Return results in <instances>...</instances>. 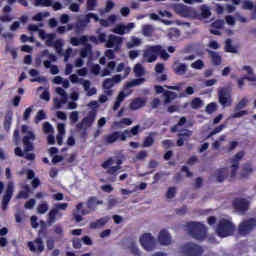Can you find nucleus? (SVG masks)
Masks as SVG:
<instances>
[{
  "instance_id": "nucleus-1",
  "label": "nucleus",
  "mask_w": 256,
  "mask_h": 256,
  "mask_svg": "<svg viewBox=\"0 0 256 256\" xmlns=\"http://www.w3.org/2000/svg\"><path fill=\"white\" fill-rule=\"evenodd\" d=\"M21 132L27 133V135L22 138L24 151L21 147H16L14 149V153L16 157H23L26 161H35V153H29L30 151H35V145L33 144V141L36 139L35 133H33V131H29V127L27 125H22Z\"/></svg>"
},
{
  "instance_id": "nucleus-2",
  "label": "nucleus",
  "mask_w": 256,
  "mask_h": 256,
  "mask_svg": "<svg viewBox=\"0 0 256 256\" xmlns=\"http://www.w3.org/2000/svg\"><path fill=\"white\" fill-rule=\"evenodd\" d=\"M186 229L190 237L196 241H205L207 239V227L201 222H188Z\"/></svg>"
},
{
  "instance_id": "nucleus-3",
  "label": "nucleus",
  "mask_w": 256,
  "mask_h": 256,
  "mask_svg": "<svg viewBox=\"0 0 256 256\" xmlns=\"http://www.w3.org/2000/svg\"><path fill=\"white\" fill-rule=\"evenodd\" d=\"M38 236L34 241H29L27 247L32 253H43L45 251V244L43 243V238L47 237V225L42 224L40 230L38 231Z\"/></svg>"
},
{
  "instance_id": "nucleus-4",
  "label": "nucleus",
  "mask_w": 256,
  "mask_h": 256,
  "mask_svg": "<svg viewBox=\"0 0 256 256\" xmlns=\"http://www.w3.org/2000/svg\"><path fill=\"white\" fill-rule=\"evenodd\" d=\"M113 163H115V160H113V158H108L101 164V167L103 169H107V175H112V177L108 178V181H110V183H115L117 181V175H119V171H121V165H123V160L118 159L116 161V166H111L113 165Z\"/></svg>"
},
{
  "instance_id": "nucleus-5",
  "label": "nucleus",
  "mask_w": 256,
  "mask_h": 256,
  "mask_svg": "<svg viewBox=\"0 0 256 256\" xmlns=\"http://www.w3.org/2000/svg\"><path fill=\"white\" fill-rule=\"evenodd\" d=\"M215 232L217 233L218 237H229L233 235V233H235V225L233 224V222L222 218L219 220Z\"/></svg>"
},
{
  "instance_id": "nucleus-6",
  "label": "nucleus",
  "mask_w": 256,
  "mask_h": 256,
  "mask_svg": "<svg viewBox=\"0 0 256 256\" xmlns=\"http://www.w3.org/2000/svg\"><path fill=\"white\" fill-rule=\"evenodd\" d=\"M98 205H103V200L97 199V196H92L86 202L87 209H83V202L78 203L76 209L81 215H89V213L97 210Z\"/></svg>"
},
{
  "instance_id": "nucleus-7",
  "label": "nucleus",
  "mask_w": 256,
  "mask_h": 256,
  "mask_svg": "<svg viewBox=\"0 0 256 256\" xmlns=\"http://www.w3.org/2000/svg\"><path fill=\"white\" fill-rule=\"evenodd\" d=\"M127 135L128 137H131V135H129V130H125L124 132L115 131L104 136V141L107 145H111L116 141H127Z\"/></svg>"
},
{
  "instance_id": "nucleus-8",
  "label": "nucleus",
  "mask_w": 256,
  "mask_h": 256,
  "mask_svg": "<svg viewBox=\"0 0 256 256\" xmlns=\"http://www.w3.org/2000/svg\"><path fill=\"white\" fill-rule=\"evenodd\" d=\"M174 11L177 15H180V17H197V11H195V8L185 6L184 4H176L174 6Z\"/></svg>"
},
{
  "instance_id": "nucleus-9",
  "label": "nucleus",
  "mask_w": 256,
  "mask_h": 256,
  "mask_svg": "<svg viewBox=\"0 0 256 256\" xmlns=\"http://www.w3.org/2000/svg\"><path fill=\"white\" fill-rule=\"evenodd\" d=\"M254 229H256L255 218H249L248 220H244L238 226L239 235H249V233H251V231H253Z\"/></svg>"
},
{
  "instance_id": "nucleus-10",
  "label": "nucleus",
  "mask_w": 256,
  "mask_h": 256,
  "mask_svg": "<svg viewBox=\"0 0 256 256\" xmlns=\"http://www.w3.org/2000/svg\"><path fill=\"white\" fill-rule=\"evenodd\" d=\"M218 101L222 107H231L233 100L231 99V92L227 88H222L218 91Z\"/></svg>"
},
{
  "instance_id": "nucleus-11",
  "label": "nucleus",
  "mask_w": 256,
  "mask_h": 256,
  "mask_svg": "<svg viewBox=\"0 0 256 256\" xmlns=\"http://www.w3.org/2000/svg\"><path fill=\"white\" fill-rule=\"evenodd\" d=\"M140 244L146 251L155 249V238L151 233H145L140 237Z\"/></svg>"
},
{
  "instance_id": "nucleus-12",
  "label": "nucleus",
  "mask_w": 256,
  "mask_h": 256,
  "mask_svg": "<svg viewBox=\"0 0 256 256\" xmlns=\"http://www.w3.org/2000/svg\"><path fill=\"white\" fill-rule=\"evenodd\" d=\"M185 255L188 256H201L203 255V247L195 243H187L183 246Z\"/></svg>"
},
{
  "instance_id": "nucleus-13",
  "label": "nucleus",
  "mask_w": 256,
  "mask_h": 256,
  "mask_svg": "<svg viewBox=\"0 0 256 256\" xmlns=\"http://www.w3.org/2000/svg\"><path fill=\"white\" fill-rule=\"evenodd\" d=\"M123 45V39L119 36L110 34L108 36V40L106 41V48L113 49L114 51H121V47Z\"/></svg>"
},
{
  "instance_id": "nucleus-14",
  "label": "nucleus",
  "mask_w": 256,
  "mask_h": 256,
  "mask_svg": "<svg viewBox=\"0 0 256 256\" xmlns=\"http://www.w3.org/2000/svg\"><path fill=\"white\" fill-rule=\"evenodd\" d=\"M13 191H15V185L13 182H8L6 192L2 198L3 211H6L7 207H9V203L13 199Z\"/></svg>"
},
{
  "instance_id": "nucleus-15",
  "label": "nucleus",
  "mask_w": 256,
  "mask_h": 256,
  "mask_svg": "<svg viewBox=\"0 0 256 256\" xmlns=\"http://www.w3.org/2000/svg\"><path fill=\"white\" fill-rule=\"evenodd\" d=\"M243 157H245V152L240 151V152H237L234 158L231 159V163H232L231 173H230L231 179H235V177L237 176V171H239V161H241Z\"/></svg>"
},
{
  "instance_id": "nucleus-16",
  "label": "nucleus",
  "mask_w": 256,
  "mask_h": 256,
  "mask_svg": "<svg viewBox=\"0 0 256 256\" xmlns=\"http://www.w3.org/2000/svg\"><path fill=\"white\" fill-rule=\"evenodd\" d=\"M232 207L237 213H245L249 211V201L243 198H236L232 202Z\"/></svg>"
},
{
  "instance_id": "nucleus-17",
  "label": "nucleus",
  "mask_w": 256,
  "mask_h": 256,
  "mask_svg": "<svg viewBox=\"0 0 256 256\" xmlns=\"http://www.w3.org/2000/svg\"><path fill=\"white\" fill-rule=\"evenodd\" d=\"M158 53L159 45L150 46L144 51L143 57L148 61V63H154V61H157Z\"/></svg>"
},
{
  "instance_id": "nucleus-18",
  "label": "nucleus",
  "mask_w": 256,
  "mask_h": 256,
  "mask_svg": "<svg viewBox=\"0 0 256 256\" xmlns=\"http://www.w3.org/2000/svg\"><path fill=\"white\" fill-rule=\"evenodd\" d=\"M243 71H247L249 76H244L238 79L239 89H243V87H245V81H252V82L256 81V76H255V73H253V68H251V66H244Z\"/></svg>"
},
{
  "instance_id": "nucleus-19",
  "label": "nucleus",
  "mask_w": 256,
  "mask_h": 256,
  "mask_svg": "<svg viewBox=\"0 0 256 256\" xmlns=\"http://www.w3.org/2000/svg\"><path fill=\"white\" fill-rule=\"evenodd\" d=\"M97 117V110L93 109L88 112L87 116L82 119V124H78V127H91L95 123Z\"/></svg>"
},
{
  "instance_id": "nucleus-20",
  "label": "nucleus",
  "mask_w": 256,
  "mask_h": 256,
  "mask_svg": "<svg viewBox=\"0 0 256 256\" xmlns=\"http://www.w3.org/2000/svg\"><path fill=\"white\" fill-rule=\"evenodd\" d=\"M134 27V23H128L127 25L118 24L112 31L113 33H116V35H125V33H129V31H131V29Z\"/></svg>"
},
{
  "instance_id": "nucleus-21",
  "label": "nucleus",
  "mask_w": 256,
  "mask_h": 256,
  "mask_svg": "<svg viewBox=\"0 0 256 256\" xmlns=\"http://www.w3.org/2000/svg\"><path fill=\"white\" fill-rule=\"evenodd\" d=\"M193 135L191 130L185 129L184 132L178 133V140L176 142L177 147H183L185 141H189V138Z\"/></svg>"
},
{
  "instance_id": "nucleus-22",
  "label": "nucleus",
  "mask_w": 256,
  "mask_h": 256,
  "mask_svg": "<svg viewBox=\"0 0 256 256\" xmlns=\"http://www.w3.org/2000/svg\"><path fill=\"white\" fill-rule=\"evenodd\" d=\"M145 105H147V100L138 97L131 101L129 109H131V111H137L138 109H141V107H145Z\"/></svg>"
},
{
  "instance_id": "nucleus-23",
  "label": "nucleus",
  "mask_w": 256,
  "mask_h": 256,
  "mask_svg": "<svg viewBox=\"0 0 256 256\" xmlns=\"http://www.w3.org/2000/svg\"><path fill=\"white\" fill-rule=\"evenodd\" d=\"M160 245H171V235L167 230H161L158 235Z\"/></svg>"
},
{
  "instance_id": "nucleus-24",
  "label": "nucleus",
  "mask_w": 256,
  "mask_h": 256,
  "mask_svg": "<svg viewBox=\"0 0 256 256\" xmlns=\"http://www.w3.org/2000/svg\"><path fill=\"white\" fill-rule=\"evenodd\" d=\"M173 72L176 75H185L187 73V64L175 62L172 66Z\"/></svg>"
},
{
  "instance_id": "nucleus-25",
  "label": "nucleus",
  "mask_w": 256,
  "mask_h": 256,
  "mask_svg": "<svg viewBox=\"0 0 256 256\" xmlns=\"http://www.w3.org/2000/svg\"><path fill=\"white\" fill-rule=\"evenodd\" d=\"M208 55L211 59L212 64L216 67H219V65H221V63L223 62V58H221V55L213 50H208Z\"/></svg>"
},
{
  "instance_id": "nucleus-26",
  "label": "nucleus",
  "mask_w": 256,
  "mask_h": 256,
  "mask_svg": "<svg viewBox=\"0 0 256 256\" xmlns=\"http://www.w3.org/2000/svg\"><path fill=\"white\" fill-rule=\"evenodd\" d=\"M109 216L102 217L100 219H97L94 222L90 223V229H100V227H105L106 223H109Z\"/></svg>"
},
{
  "instance_id": "nucleus-27",
  "label": "nucleus",
  "mask_w": 256,
  "mask_h": 256,
  "mask_svg": "<svg viewBox=\"0 0 256 256\" xmlns=\"http://www.w3.org/2000/svg\"><path fill=\"white\" fill-rule=\"evenodd\" d=\"M88 41H89V38L86 35H82L80 36V38L72 37L70 39V43L71 45H73V47H79V45H85L87 44Z\"/></svg>"
},
{
  "instance_id": "nucleus-28",
  "label": "nucleus",
  "mask_w": 256,
  "mask_h": 256,
  "mask_svg": "<svg viewBox=\"0 0 256 256\" xmlns=\"http://www.w3.org/2000/svg\"><path fill=\"white\" fill-rule=\"evenodd\" d=\"M229 177V169L228 168H221L217 170L216 179L218 183H223L225 179Z\"/></svg>"
},
{
  "instance_id": "nucleus-29",
  "label": "nucleus",
  "mask_w": 256,
  "mask_h": 256,
  "mask_svg": "<svg viewBox=\"0 0 256 256\" xmlns=\"http://www.w3.org/2000/svg\"><path fill=\"white\" fill-rule=\"evenodd\" d=\"M4 129L5 131H9L11 129V125H13V112L8 111L4 117Z\"/></svg>"
},
{
  "instance_id": "nucleus-30",
  "label": "nucleus",
  "mask_w": 256,
  "mask_h": 256,
  "mask_svg": "<svg viewBox=\"0 0 256 256\" xmlns=\"http://www.w3.org/2000/svg\"><path fill=\"white\" fill-rule=\"evenodd\" d=\"M89 39L92 43H95V45H99V43H107V34L100 33L98 37L90 36Z\"/></svg>"
},
{
  "instance_id": "nucleus-31",
  "label": "nucleus",
  "mask_w": 256,
  "mask_h": 256,
  "mask_svg": "<svg viewBox=\"0 0 256 256\" xmlns=\"http://www.w3.org/2000/svg\"><path fill=\"white\" fill-rule=\"evenodd\" d=\"M91 19H94V21L97 23V21H99V16H97V14L95 13H88L84 17V19L80 21V24L82 25V27H85V25H88V23H91Z\"/></svg>"
},
{
  "instance_id": "nucleus-32",
  "label": "nucleus",
  "mask_w": 256,
  "mask_h": 256,
  "mask_svg": "<svg viewBox=\"0 0 256 256\" xmlns=\"http://www.w3.org/2000/svg\"><path fill=\"white\" fill-rule=\"evenodd\" d=\"M175 99H177V93L169 90L164 91V103H171Z\"/></svg>"
},
{
  "instance_id": "nucleus-33",
  "label": "nucleus",
  "mask_w": 256,
  "mask_h": 256,
  "mask_svg": "<svg viewBox=\"0 0 256 256\" xmlns=\"http://www.w3.org/2000/svg\"><path fill=\"white\" fill-rule=\"evenodd\" d=\"M57 215H59V212L57 209L52 208L48 213V225H53L55 221H57Z\"/></svg>"
},
{
  "instance_id": "nucleus-34",
  "label": "nucleus",
  "mask_w": 256,
  "mask_h": 256,
  "mask_svg": "<svg viewBox=\"0 0 256 256\" xmlns=\"http://www.w3.org/2000/svg\"><path fill=\"white\" fill-rule=\"evenodd\" d=\"M142 83H145V78L134 79L124 86V90L131 89V87H137V85H141Z\"/></svg>"
},
{
  "instance_id": "nucleus-35",
  "label": "nucleus",
  "mask_w": 256,
  "mask_h": 256,
  "mask_svg": "<svg viewBox=\"0 0 256 256\" xmlns=\"http://www.w3.org/2000/svg\"><path fill=\"white\" fill-rule=\"evenodd\" d=\"M84 45L85 47L80 50V57H82V59H85V57H89V55H91L92 53L91 44L86 42V44Z\"/></svg>"
},
{
  "instance_id": "nucleus-36",
  "label": "nucleus",
  "mask_w": 256,
  "mask_h": 256,
  "mask_svg": "<svg viewBox=\"0 0 256 256\" xmlns=\"http://www.w3.org/2000/svg\"><path fill=\"white\" fill-rule=\"evenodd\" d=\"M49 55V50H43L42 55H39L34 60V67L39 68L43 64V57Z\"/></svg>"
},
{
  "instance_id": "nucleus-37",
  "label": "nucleus",
  "mask_w": 256,
  "mask_h": 256,
  "mask_svg": "<svg viewBox=\"0 0 256 256\" xmlns=\"http://www.w3.org/2000/svg\"><path fill=\"white\" fill-rule=\"evenodd\" d=\"M253 171H255V170H253V168H251V165H249V164L244 165L243 171L240 174L241 179H247V177H249V175H251V173H253Z\"/></svg>"
},
{
  "instance_id": "nucleus-38",
  "label": "nucleus",
  "mask_w": 256,
  "mask_h": 256,
  "mask_svg": "<svg viewBox=\"0 0 256 256\" xmlns=\"http://www.w3.org/2000/svg\"><path fill=\"white\" fill-rule=\"evenodd\" d=\"M35 7H51L53 0H34Z\"/></svg>"
},
{
  "instance_id": "nucleus-39",
  "label": "nucleus",
  "mask_w": 256,
  "mask_h": 256,
  "mask_svg": "<svg viewBox=\"0 0 256 256\" xmlns=\"http://www.w3.org/2000/svg\"><path fill=\"white\" fill-rule=\"evenodd\" d=\"M186 123L187 118L185 116L181 117L178 123L171 128V133H177V131H179V127H183Z\"/></svg>"
},
{
  "instance_id": "nucleus-40",
  "label": "nucleus",
  "mask_w": 256,
  "mask_h": 256,
  "mask_svg": "<svg viewBox=\"0 0 256 256\" xmlns=\"http://www.w3.org/2000/svg\"><path fill=\"white\" fill-rule=\"evenodd\" d=\"M225 51L226 53H237V48L233 46L231 39H227L225 42Z\"/></svg>"
},
{
  "instance_id": "nucleus-41",
  "label": "nucleus",
  "mask_w": 256,
  "mask_h": 256,
  "mask_svg": "<svg viewBox=\"0 0 256 256\" xmlns=\"http://www.w3.org/2000/svg\"><path fill=\"white\" fill-rule=\"evenodd\" d=\"M200 11L202 19H209V17H211V10L208 8L207 5H202L200 7Z\"/></svg>"
},
{
  "instance_id": "nucleus-42",
  "label": "nucleus",
  "mask_w": 256,
  "mask_h": 256,
  "mask_svg": "<svg viewBox=\"0 0 256 256\" xmlns=\"http://www.w3.org/2000/svg\"><path fill=\"white\" fill-rule=\"evenodd\" d=\"M190 105L192 109H201L203 107V100L199 97L193 98Z\"/></svg>"
},
{
  "instance_id": "nucleus-43",
  "label": "nucleus",
  "mask_w": 256,
  "mask_h": 256,
  "mask_svg": "<svg viewBox=\"0 0 256 256\" xmlns=\"http://www.w3.org/2000/svg\"><path fill=\"white\" fill-rule=\"evenodd\" d=\"M134 73L136 77H143L145 75V68L138 63L134 66Z\"/></svg>"
},
{
  "instance_id": "nucleus-44",
  "label": "nucleus",
  "mask_w": 256,
  "mask_h": 256,
  "mask_svg": "<svg viewBox=\"0 0 256 256\" xmlns=\"http://www.w3.org/2000/svg\"><path fill=\"white\" fill-rule=\"evenodd\" d=\"M47 211H49V204H47V202H43L37 206V213H39V215H45Z\"/></svg>"
},
{
  "instance_id": "nucleus-45",
  "label": "nucleus",
  "mask_w": 256,
  "mask_h": 256,
  "mask_svg": "<svg viewBox=\"0 0 256 256\" xmlns=\"http://www.w3.org/2000/svg\"><path fill=\"white\" fill-rule=\"evenodd\" d=\"M247 103H249V100H247V98H242L235 106L234 111H241V109H245V107H247Z\"/></svg>"
},
{
  "instance_id": "nucleus-46",
  "label": "nucleus",
  "mask_w": 256,
  "mask_h": 256,
  "mask_svg": "<svg viewBox=\"0 0 256 256\" xmlns=\"http://www.w3.org/2000/svg\"><path fill=\"white\" fill-rule=\"evenodd\" d=\"M139 45H141V39L137 37H133L131 42L127 43L128 49H133V47H139Z\"/></svg>"
},
{
  "instance_id": "nucleus-47",
  "label": "nucleus",
  "mask_w": 256,
  "mask_h": 256,
  "mask_svg": "<svg viewBox=\"0 0 256 256\" xmlns=\"http://www.w3.org/2000/svg\"><path fill=\"white\" fill-rule=\"evenodd\" d=\"M168 36L171 39H177V38L181 37V31H179V29H177V28H172L168 32Z\"/></svg>"
},
{
  "instance_id": "nucleus-48",
  "label": "nucleus",
  "mask_w": 256,
  "mask_h": 256,
  "mask_svg": "<svg viewBox=\"0 0 256 256\" xmlns=\"http://www.w3.org/2000/svg\"><path fill=\"white\" fill-rule=\"evenodd\" d=\"M155 143V138L153 136H147L144 138L142 147H151Z\"/></svg>"
},
{
  "instance_id": "nucleus-49",
  "label": "nucleus",
  "mask_w": 256,
  "mask_h": 256,
  "mask_svg": "<svg viewBox=\"0 0 256 256\" xmlns=\"http://www.w3.org/2000/svg\"><path fill=\"white\" fill-rule=\"evenodd\" d=\"M205 111L208 113V115L215 113L217 111V104L215 102L208 104L205 108Z\"/></svg>"
},
{
  "instance_id": "nucleus-50",
  "label": "nucleus",
  "mask_w": 256,
  "mask_h": 256,
  "mask_svg": "<svg viewBox=\"0 0 256 256\" xmlns=\"http://www.w3.org/2000/svg\"><path fill=\"white\" fill-rule=\"evenodd\" d=\"M158 57H161V59H164V61H167V59H169V53H167V51L165 49H163V47H161L160 45H158Z\"/></svg>"
},
{
  "instance_id": "nucleus-51",
  "label": "nucleus",
  "mask_w": 256,
  "mask_h": 256,
  "mask_svg": "<svg viewBox=\"0 0 256 256\" xmlns=\"http://www.w3.org/2000/svg\"><path fill=\"white\" fill-rule=\"evenodd\" d=\"M67 103V98H56L54 99V105H55V109H61V107L63 105H65Z\"/></svg>"
},
{
  "instance_id": "nucleus-52",
  "label": "nucleus",
  "mask_w": 256,
  "mask_h": 256,
  "mask_svg": "<svg viewBox=\"0 0 256 256\" xmlns=\"http://www.w3.org/2000/svg\"><path fill=\"white\" fill-rule=\"evenodd\" d=\"M121 123L127 126L133 125V120H131V118H123L120 122H114V125L115 127H121Z\"/></svg>"
},
{
  "instance_id": "nucleus-53",
  "label": "nucleus",
  "mask_w": 256,
  "mask_h": 256,
  "mask_svg": "<svg viewBox=\"0 0 256 256\" xmlns=\"http://www.w3.org/2000/svg\"><path fill=\"white\" fill-rule=\"evenodd\" d=\"M132 255H135V256H140L141 255V251H139V247H137V244L135 242H132L130 244V247H129Z\"/></svg>"
},
{
  "instance_id": "nucleus-54",
  "label": "nucleus",
  "mask_w": 256,
  "mask_h": 256,
  "mask_svg": "<svg viewBox=\"0 0 256 256\" xmlns=\"http://www.w3.org/2000/svg\"><path fill=\"white\" fill-rule=\"evenodd\" d=\"M65 31H73V24H68L67 27L66 26H59L57 28V32L60 35H63L65 33Z\"/></svg>"
},
{
  "instance_id": "nucleus-55",
  "label": "nucleus",
  "mask_w": 256,
  "mask_h": 256,
  "mask_svg": "<svg viewBox=\"0 0 256 256\" xmlns=\"http://www.w3.org/2000/svg\"><path fill=\"white\" fill-rule=\"evenodd\" d=\"M225 129V124H220L219 126L215 127L208 135V137H213V135H217V133H221Z\"/></svg>"
},
{
  "instance_id": "nucleus-56",
  "label": "nucleus",
  "mask_w": 256,
  "mask_h": 256,
  "mask_svg": "<svg viewBox=\"0 0 256 256\" xmlns=\"http://www.w3.org/2000/svg\"><path fill=\"white\" fill-rule=\"evenodd\" d=\"M114 85L113 80H111V78H107L103 81L102 87L103 89H113Z\"/></svg>"
},
{
  "instance_id": "nucleus-57",
  "label": "nucleus",
  "mask_w": 256,
  "mask_h": 256,
  "mask_svg": "<svg viewBox=\"0 0 256 256\" xmlns=\"http://www.w3.org/2000/svg\"><path fill=\"white\" fill-rule=\"evenodd\" d=\"M192 69L201 70L205 67V63H203V60H197L191 64Z\"/></svg>"
},
{
  "instance_id": "nucleus-58",
  "label": "nucleus",
  "mask_w": 256,
  "mask_h": 256,
  "mask_svg": "<svg viewBox=\"0 0 256 256\" xmlns=\"http://www.w3.org/2000/svg\"><path fill=\"white\" fill-rule=\"evenodd\" d=\"M86 7L88 11H94L97 7V0H87Z\"/></svg>"
},
{
  "instance_id": "nucleus-59",
  "label": "nucleus",
  "mask_w": 256,
  "mask_h": 256,
  "mask_svg": "<svg viewBox=\"0 0 256 256\" xmlns=\"http://www.w3.org/2000/svg\"><path fill=\"white\" fill-rule=\"evenodd\" d=\"M45 17H49V12H45V13L39 12L35 16H33V21H43Z\"/></svg>"
},
{
  "instance_id": "nucleus-60",
  "label": "nucleus",
  "mask_w": 256,
  "mask_h": 256,
  "mask_svg": "<svg viewBox=\"0 0 256 256\" xmlns=\"http://www.w3.org/2000/svg\"><path fill=\"white\" fill-rule=\"evenodd\" d=\"M44 119H47V114H45V111L39 110L35 117L36 123H39V121H43Z\"/></svg>"
},
{
  "instance_id": "nucleus-61",
  "label": "nucleus",
  "mask_w": 256,
  "mask_h": 256,
  "mask_svg": "<svg viewBox=\"0 0 256 256\" xmlns=\"http://www.w3.org/2000/svg\"><path fill=\"white\" fill-rule=\"evenodd\" d=\"M54 49L57 51V53L61 54L63 53V41L56 40L54 42Z\"/></svg>"
},
{
  "instance_id": "nucleus-62",
  "label": "nucleus",
  "mask_w": 256,
  "mask_h": 256,
  "mask_svg": "<svg viewBox=\"0 0 256 256\" xmlns=\"http://www.w3.org/2000/svg\"><path fill=\"white\" fill-rule=\"evenodd\" d=\"M177 195V189L175 187L168 188V191L166 193L167 199H173Z\"/></svg>"
},
{
  "instance_id": "nucleus-63",
  "label": "nucleus",
  "mask_w": 256,
  "mask_h": 256,
  "mask_svg": "<svg viewBox=\"0 0 256 256\" xmlns=\"http://www.w3.org/2000/svg\"><path fill=\"white\" fill-rule=\"evenodd\" d=\"M224 25H225V21L216 20L211 24V27H213V29H223Z\"/></svg>"
},
{
  "instance_id": "nucleus-64",
  "label": "nucleus",
  "mask_w": 256,
  "mask_h": 256,
  "mask_svg": "<svg viewBox=\"0 0 256 256\" xmlns=\"http://www.w3.org/2000/svg\"><path fill=\"white\" fill-rule=\"evenodd\" d=\"M54 233H55V235H59L60 237H63V235H64L63 226H61V225L54 226Z\"/></svg>"
}]
</instances>
